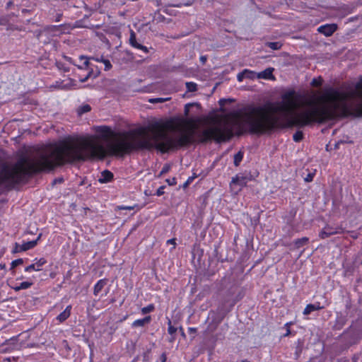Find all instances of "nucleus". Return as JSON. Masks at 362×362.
I'll use <instances>...</instances> for the list:
<instances>
[{"mask_svg":"<svg viewBox=\"0 0 362 362\" xmlns=\"http://www.w3.org/2000/svg\"><path fill=\"white\" fill-rule=\"evenodd\" d=\"M7 21L6 18H0V24L5 25Z\"/></svg>","mask_w":362,"mask_h":362,"instance_id":"obj_40","label":"nucleus"},{"mask_svg":"<svg viewBox=\"0 0 362 362\" xmlns=\"http://www.w3.org/2000/svg\"><path fill=\"white\" fill-rule=\"evenodd\" d=\"M273 68H267L264 71L257 73V78H264V79H272L274 78L273 76Z\"/></svg>","mask_w":362,"mask_h":362,"instance_id":"obj_11","label":"nucleus"},{"mask_svg":"<svg viewBox=\"0 0 362 362\" xmlns=\"http://www.w3.org/2000/svg\"><path fill=\"white\" fill-rule=\"evenodd\" d=\"M168 100H170L169 98H156L149 99L148 101L151 103H163Z\"/></svg>","mask_w":362,"mask_h":362,"instance_id":"obj_26","label":"nucleus"},{"mask_svg":"<svg viewBox=\"0 0 362 362\" xmlns=\"http://www.w3.org/2000/svg\"><path fill=\"white\" fill-rule=\"evenodd\" d=\"M194 105V103H187L185 105V110H184V113H185V117H187L189 115V108H190V107L193 106Z\"/></svg>","mask_w":362,"mask_h":362,"instance_id":"obj_29","label":"nucleus"},{"mask_svg":"<svg viewBox=\"0 0 362 362\" xmlns=\"http://www.w3.org/2000/svg\"><path fill=\"white\" fill-rule=\"evenodd\" d=\"M245 78V75L243 74V71L240 73H239L237 75V79L239 82H241L243 81V79Z\"/></svg>","mask_w":362,"mask_h":362,"instance_id":"obj_34","label":"nucleus"},{"mask_svg":"<svg viewBox=\"0 0 362 362\" xmlns=\"http://www.w3.org/2000/svg\"><path fill=\"white\" fill-rule=\"evenodd\" d=\"M163 362H165L166 358H165V355H163Z\"/></svg>","mask_w":362,"mask_h":362,"instance_id":"obj_45","label":"nucleus"},{"mask_svg":"<svg viewBox=\"0 0 362 362\" xmlns=\"http://www.w3.org/2000/svg\"><path fill=\"white\" fill-rule=\"evenodd\" d=\"M23 260L22 259H17L12 262L11 265L13 267H17L18 265H20L23 264Z\"/></svg>","mask_w":362,"mask_h":362,"instance_id":"obj_30","label":"nucleus"},{"mask_svg":"<svg viewBox=\"0 0 362 362\" xmlns=\"http://www.w3.org/2000/svg\"><path fill=\"white\" fill-rule=\"evenodd\" d=\"M154 310V305L153 304H149L148 305L144 307L141 308V313L143 315L149 313Z\"/></svg>","mask_w":362,"mask_h":362,"instance_id":"obj_24","label":"nucleus"},{"mask_svg":"<svg viewBox=\"0 0 362 362\" xmlns=\"http://www.w3.org/2000/svg\"><path fill=\"white\" fill-rule=\"evenodd\" d=\"M247 179L246 177L243 175H237L235 177L232 178L230 183V187L232 192L237 194L242 189L243 187L246 185Z\"/></svg>","mask_w":362,"mask_h":362,"instance_id":"obj_3","label":"nucleus"},{"mask_svg":"<svg viewBox=\"0 0 362 362\" xmlns=\"http://www.w3.org/2000/svg\"><path fill=\"white\" fill-rule=\"evenodd\" d=\"M46 263V261L44 258H41L37 260L36 262L28 266L25 267V271L27 272H30L31 271H40L42 270V267Z\"/></svg>","mask_w":362,"mask_h":362,"instance_id":"obj_8","label":"nucleus"},{"mask_svg":"<svg viewBox=\"0 0 362 362\" xmlns=\"http://www.w3.org/2000/svg\"><path fill=\"white\" fill-rule=\"evenodd\" d=\"M121 209H129V210H131L133 209V207L132 206H126V207H122Z\"/></svg>","mask_w":362,"mask_h":362,"instance_id":"obj_41","label":"nucleus"},{"mask_svg":"<svg viewBox=\"0 0 362 362\" xmlns=\"http://www.w3.org/2000/svg\"><path fill=\"white\" fill-rule=\"evenodd\" d=\"M169 170H170V166L169 165H165L162 168V170L160 171V174H165V173H168L169 171Z\"/></svg>","mask_w":362,"mask_h":362,"instance_id":"obj_35","label":"nucleus"},{"mask_svg":"<svg viewBox=\"0 0 362 362\" xmlns=\"http://www.w3.org/2000/svg\"><path fill=\"white\" fill-rule=\"evenodd\" d=\"M325 308V305H320V303L317 302L313 304H308L306 305L303 310V314L307 315L310 314L312 312L315 310H320Z\"/></svg>","mask_w":362,"mask_h":362,"instance_id":"obj_9","label":"nucleus"},{"mask_svg":"<svg viewBox=\"0 0 362 362\" xmlns=\"http://www.w3.org/2000/svg\"><path fill=\"white\" fill-rule=\"evenodd\" d=\"M71 305H68L65 310L62 312L57 317V320L59 322H64L71 315Z\"/></svg>","mask_w":362,"mask_h":362,"instance_id":"obj_12","label":"nucleus"},{"mask_svg":"<svg viewBox=\"0 0 362 362\" xmlns=\"http://www.w3.org/2000/svg\"><path fill=\"white\" fill-rule=\"evenodd\" d=\"M33 285V282L30 281H23L15 286H13V289L16 291H18L20 290H25L29 288Z\"/></svg>","mask_w":362,"mask_h":362,"instance_id":"obj_16","label":"nucleus"},{"mask_svg":"<svg viewBox=\"0 0 362 362\" xmlns=\"http://www.w3.org/2000/svg\"><path fill=\"white\" fill-rule=\"evenodd\" d=\"M91 74H92V71H90L86 76H84L83 78L80 79V81L81 82L86 81L88 80V78L90 77V76L91 75Z\"/></svg>","mask_w":362,"mask_h":362,"instance_id":"obj_38","label":"nucleus"},{"mask_svg":"<svg viewBox=\"0 0 362 362\" xmlns=\"http://www.w3.org/2000/svg\"><path fill=\"white\" fill-rule=\"evenodd\" d=\"M166 182L168 183L169 185L173 186L177 184L176 178L173 177L172 179H167Z\"/></svg>","mask_w":362,"mask_h":362,"instance_id":"obj_32","label":"nucleus"},{"mask_svg":"<svg viewBox=\"0 0 362 362\" xmlns=\"http://www.w3.org/2000/svg\"><path fill=\"white\" fill-rule=\"evenodd\" d=\"M291 324H292L291 322H287L285 325V327H286V333L284 334V337H287V336H288L290 334L291 332H290L289 326Z\"/></svg>","mask_w":362,"mask_h":362,"instance_id":"obj_33","label":"nucleus"},{"mask_svg":"<svg viewBox=\"0 0 362 362\" xmlns=\"http://www.w3.org/2000/svg\"><path fill=\"white\" fill-rule=\"evenodd\" d=\"M168 325V333L171 335L174 334L177 331V328L172 325L170 320H169Z\"/></svg>","mask_w":362,"mask_h":362,"instance_id":"obj_27","label":"nucleus"},{"mask_svg":"<svg viewBox=\"0 0 362 362\" xmlns=\"http://www.w3.org/2000/svg\"><path fill=\"white\" fill-rule=\"evenodd\" d=\"M41 235H42L40 234L37 236L36 240H34L32 241H28V242L23 243V244H21V245L16 244V251L17 252H23V251H26V250L33 248L37 244V242L40 239Z\"/></svg>","mask_w":362,"mask_h":362,"instance_id":"obj_5","label":"nucleus"},{"mask_svg":"<svg viewBox=\"0 0 362 362\" xmlns=\"http://www.w3.org/2000/svg\"><path fill=\"white\" fill-rule=\"evenodd\" d=\"M309 242V238L307 237H303L302 238L296 239L293 242L294 247L296 249H299L300 247L305 245Z\"/></svg>","mask_w":362,"mask_h":362,"instance_id":"obj_15","label":"nucleus"},{"mask_svg":"<svg viewBox=\"0 0 362 362\" xmlns=\"http://www.w3.org/2000/svg\"><path fill=\"white\" fill-rule=\"evenodd\" d=\"M311 86L313 87H320L322 84V78L321 77L313 78Z\"/></svg>","mask_w":362,"mask_h":362,"instance_id":"obj_23","label":"nucleus"},{"mask_svg":"<svg viewBox=\"0 0 362 362\" xmlns=\"http://www.w3.org/2000/svg\"><path fill=\"white\" fill-rule=\"evenodd\" d=\"M267 45L274 50H277L281 47L282 44L280 42H267Z\"/></svg>","mask_w":362,"mask_h":362,"instance_id":"obj_22","label":"nucleus"},{"mask_svg":"<svg viewBox=\"0 0 362 362\" xmlns=\"http://www.w3.org/2000/svg\"><path fill=\"white\" fill-rule=\"evenodd\" d=\"M91 59L95 60V62H103V61L104 60L105 58L103 56H100V57H92Z\"/></svg>","mask_w":362,"mask_h":362,"instance_id":"obj_37","label":"nucleus"},{"mask_svg":"<svg viewBox=\"0 0 362 362\" xmlns=\"http://www.w3.org/2000/svg\"><path fill=\"white\" fill-rule=\"evenodd\" d=\"M106 283V279H100L95 284L93 290V293L95 296H97L101 291V290L105 286Z\"/></svg>","mask_w":362,"mask_h":362,"instance_id":"obj_14","label":"nucleus"},{"mask_svg":"<svg viewBox=\"0 0 362 362\" xmlns=\"http://www.w3.org/2000/svg\"><path fill=\"white\" fill-rule=\"evenodd\" d=\"M243 158V153L241 151L238 152L234 156V165L235 166H238L240 165V162L242 161Z\"/></svg>","mask_w":362,"mask_h":362,"instance_id":"obj_21","label":"nucleus"},{"mask_svg":"<svg viewBox=\"0 0 362 362\" xmlns=\"http://www.w3.org/2000/svg\"><path fill=\"white\" fill-rule=\"evenodd\" d=\"M192 178H190V177H189V178L187 180V182H190L192 181Z\"/></svg>","mask_w":362,"mask_h":362,"instance_id":"obj_46","label":"nucleus"},{"mask_svg":"<svg viewBox=\"0 0 362 362\" xmlns=\"http://www.w3.org/2000/svg\"><path fill=\"white\" fill-rule=\"evenodd\" d=\"M167 244L172 245H173V249H174L175 247V245H176L175 239L173 238V239L168 240H167Z\"/></svg>","mask_w":362,"mask_h":362,"instance_id":"obj_36","label":"nucleus"},{"mask_svg":"<svg viewBox=\"0 0 362 362\" xmlns=\"http://www.w3.org/2000/svg\"><path fill=\"white\" fill-rule=\"evenodd\" d=\"M303 132L300 131H297L293 136V139L296 142H299L303 139Z\"/></svg>","mask_w":362,"mask_h":362,"instance_id":"obj_25","label":"nucleus"},{"mask_svg":"<svg viewBox=\"0 0 362 362\" xmlns=\"http://www.w3.org/2000/svg\"><path fill=\"white\" fill-rule=\"evenodd\" d=\"M189 183V182H185V185H187Z\"/></svg>","mask_w":362,"mask_h":362,"instance_id":"obj_47","label":"nucleus"},{"mask_svg":"<svg viewBox=\"0 0 362 362\" xmlns=\"http://www.w3.org/2000/svg\"><path fill=\"white\" fill-rule=\"evenodd\" d=\"M113 177V174L109 170H104L101 173V175L98 179L100 183H106L110 182Z\"/></svg>","mask_w":362,"mask_h":362,"instance_id":"obj_13","label":"nucleus"},{"mask_svg":"<svg viewBox=\"0 0 362 362\" xmlns=\"http://www.w3.org/2000/svg\"><path fill=\"white\" fill-rule=\"evenodd\" d=\"M164 189H165V186H161L160 187L157 191H156V194L158 197L163 195L164 194Z\"/></svg>","mask_w":362,"mask_h":362,"instance_id":"obj_31","label":"nucleus"},{"mask_svg":"<svg viewBox=\"0 0 362 362\" xmlns=\"http://www.w3.org/2000/svg\"><path fill=\"white\" fill-rule=\"evenodd\" d=\"M185 86L188 92H194L197 90V84L194 82H186Z\"/></svg>","mask_w":362,"mask_h":362,"instance_id":"obj_20","label":"nucleus"},{"mask_svg":"<svg viewBox=\"0 0 362 362\" xmlns=\"http://www.w3.org/2000/svg\"><path fill=\"white\" fill-rule=\"evenodd\" d=\"M90 110L91 107L88 104H83L78 107L77 109V113L78 115H82L83 114L90 112Z\"/></svg>","mask_w":362,"mask_h":362,"instance_id":"obj_19","label":"nucleus"},{"mask_svg":"<svg viewBox=\"0 0 362 362\" xmlns=\"http://www.w3.org/2000/svg\"><path fill=\"white\" fill-rule=\"evenodd\" d=\"M129 42L130 45L132 47H133L134 48L141 50L144 53L148 52V49L146 46H144L137 42L136 37V33L132 30H130V36H129Z\"/></svg>","mask_w":362,"mask_h":362,"instance_id":"obj_6","label":"nucleus"},{"mask_svg":"<svg viewBox=\"0 0 362 362\" xmlns=\"http://www.w3.org/2000/svg\"><path fill=\"white\" fill-rule=\"evenodd\" d=\"M12 4H13V2H12V1H8V2L7 3V7H8H8H10V6L12 5Z\"/></svg>","mask_w":362,"mask_h":362,"instance_id":"obj_42","label":"nucleus"},{"mask_svg":"<svg viewBox=\"0 0 362 362\" xmlns=\"http://www.w3.org/2000/svg\"><path fill=\"white\" fill-rule=\"evenodd\" d=\"M206 57H201V60L204 62L206 61Z\"/></svg>","mask_w":362,"mask_h":362,"instance_id":"obj_44","label":"nucleus"},{"mask_svg":"<svg viewBox=\"0 0 362 362\" xmlns=\"http://www.w3.org/2000/svg\"><path fill=\"white\" fill-rule=\"evenodd\" d=\"M200 117H173L155 122L148 127L116 132L108 126H98V139L107 142L106 148L93 137L69 136L32 155H21L14 163H4L0 169V185L13 186L28 176L53 170L66 163L103 159L107 155L123 156L134 151L156 148L162 153L194 141Z\"/></svg>","mask_w":362,"mask_h":362,"instance_id":"obj_1","label":"nucleus"},{"mask_svg":"<svg viewBox=\"0 0 362 362\" xmlns=\"http://www.w3.org/2000/svg\"><path fill=\"white\" fill-rule=\"evenodd\" d=\"M80 62H82L81 64H76L78 69H87L89 65V59L85 56H80L78 58Z\"/></svg>","mask_w":362,"mask_h":362,"instance_id":"obj_17","label":"nucleus"},{"mask_svg":"<svg viewBox=\"0 0 362 362\" xmlns=\"http://www.w3.org/2000/svg\"><path fill=\"white\" fill-rule=\"evenodd\" d=\"M151 317L150 315H148L142 319H138V320H134L132 322V327H144L146 325L149 324L151 322Z\"/></svg>","mask_w":362,"mask_h":362,"instance_id":"obj_10","label":"nucleus"},{"mask_svg":"<svg viewBox=\"0 0 362 362\" xmlns=\"http://www.w3.org/2000/svg\"><path fill=\"white\" fill-rule=\"evenodd\" d=\"M275 114L293 115L292 125L304 127L323 123L339 116H362V79L354 90L339 91L329 88L322 94L316 91L298 93L289 90L281 95V101L265 106L247 105L244 108L212 118L216 125L204 129L202 140L217 142L231 139L235 133L242 134L247 128L250 133L262 134L273 129L278 122Z\"/></svg>","mask_w":362,"mask_h":362,"instance_id":"obj_2","label":"nucleus"},{"mask_svg":"<svg viewBox=\"0 0 362 362\" xmlns=\"http://www.w3.org/2000/svg\"><path fill=\"white\" fill-rule=\"evenodd\" d=\"M243 362H248V361H243Z\"/></svg>","mask_w":362,"mask_h":362,"instance_id":"obj_48","label":"nucleus"},{"mask_svg":"<svg viewBox=\"0 0 362 362\" xmlns=\"http://www.w3.org/2000/svg\"><path fill=\"white\" fill-rule=\"evenodd\" d=\"M243 74L245 75V78H249L254 80L255 78H257V73L249 70V69H244L243 70Z\"/></svg>","mask_w":362,"mask_h":362,"instance_id":"obj_18","label":"nucleus"},{"mask_svg":"<svg viewBox=\"0 0 362 362\" xmlns=\"http://www.w3.org/2000/svg\"><path fill=\"white\" fill-rule=\"evenodd\" d=\"M197 332V329L194 327H189L188 328V332L189 334L195 333Z\"/></svg>","mask_w":362,"mask_h":362,"instance_id":"obj_39","label":"nucleus"},{"mask_svg":"<svg viewBox=\"0 0 362 362\" xmlns=\"http://www.w3.org/2000/svg\"><path fill=\"white\" fill-rule=\"evenodd\" d=\"M351 237H352L353 238L356 239V238H358V235H357L356 234H355V233H354V234H352V235H351Z\"/></svg>","mask_w":362,"mask_h":362,"instance_id":"obj_43","label":"nucleus"},{"mask_svg":"<svg viewBox=\"0 0 362 362\" xmlns=\"http://www.w3.org/2000/svg\"><path fill=\"white\" fill-rule=\"evenodd\" d=\"M344 232V229L341 226H336L333 227L329 225H327L323 228L322 231L320 233L319 236L322 239L327 238L332 235L340 234Z\"/></svg>","mask_w":362,"mask_h":362,"instance_id":"obj_4","label":"nucleus"},{"mask_svg":"<svg viewBox=\"0 0 362 362\" xmlns=\"http://www.w3.org/2000/svg\"><path fill=\"white\" fill-rule=\"evenodd\" d=\"M105 66V70L108 71L112 68V64L109 59H104V60L102 62Z\"/></svg>","mask_w":362,"mask_h":362,"instance_id":"obj_28","label":"nucleus"},{"mask_svg":"<svg viewBox=\"0 0 362 362\" xmlns=\"http://www.w3.org/2000/svg\"><path fill=\"white\" fill-rule=\"evenodd\" d=\"M337 28V26L336 24H326L320 26L317 28V31L325 36H330L334 33Z\"/></svg>","mask_w":362,"mask_h":362,"instance_id":"obj_7","label":"nucleus"}]
</instances>
